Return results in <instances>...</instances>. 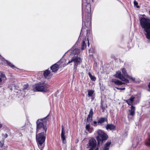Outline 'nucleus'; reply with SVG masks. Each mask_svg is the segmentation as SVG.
I'll use <instances>...</instances> for the list:
<instances>
[{
	"label": "nucleus",
	"instance_id": "f704fd0d",
	"mask_svg": "<svg viewBox=\"0 0 150 150\" xmlns=\"http://www.w3.org/2000/svg\"><path fill=\"white\" fill-rule=\"evenodd\" d=\"M48 116V115H47V116L45 117L44 118H43V122H42L43 124H44V122H47V120H46V118H47V117ZM44 125V124H43Z\"/></svg>",
	"mask_w": 150,
	"mask_h": 150
},
{
	"label": "nucleus",
	"instance_id": "e433bc0d",
	"mask_svg": "<svg viewBox=\"0 0 150 150\" xmlns=\"http://www.w3.org/2000/svg\"><path fill=\"white\" fill-rule=\"evenodd\" d=\"M116 88L118 90H124L125 89V88H119L118 87H116Z\"/></svg>",
	"mask_w": 150,
	"mask_h": 150
},
{
	"label": "nucleus",
	"instance_id": "c85d7f7f",
	"mask_svg": "<svg viewBox=\"0 0 150 150\" xmlns=\"http://www.w3.org/2000/svg\"><path fill=\"white\" fill-rule=\"evenodd\" d=\"M145 144L147 146H150V137H149V139L146 141L145 142Z\"/></svg>",
	"mask_w": 150,
	"mask_h": 150
},
{
	"label": "nucleus",
	"instance_id": "c9c22d12",
	"mask_svg": "<svg viewBox=\"0 0 150 150\" xmlns=\"http://www.w3.org/2000/svg\"><path fill=\"white\" fill-rule=\"evenodd\" d=\"M4 144V142L3 141H0V146L1 147H2L3 146Z\"/></svg>",
	"mask_w": 150,
	"mask_h": 150
},
{
	"label": "nucleus",
	"instance_id": "f8f14e48",
	"mask_svg": "<svg viewBox=\"0 0 150 150\" xmlns=\"http://www.w3.org/2000/svg\"><path fill=\"white\" fill-rule=\"evenodd\" d=\"M71 54H74V56L77 55L78 56L80 53V51L79 49L78 48H75L74 49V48L73 47L71 49Z\"/></svg>",
	"mask_w": 150,
	"mask_h": 150
},
{
	"label": "nucleus",
	"instance_id": "5701e85b",
	"mask_svg": "<svg viewBox=\"0 0 150 150\" xmlns=\"http://www.w3.org/2000/svg\"><path fill=\"white\" fill-rule=\"evenodd\" d=\"M28 84H26L23 86V90L24 91L26 92L28 91Z\"/></svg>",
	"mask_w": 150,
	"mask_h": 150
},
{
	"label": "nucleus",
	"instance_id": "aec40b11",
	"mask_svg": "<svg viewBox=\"0 0 150 150\" xmlns=\"http://www.w3.org/2000/svg\"><path fill=\"white\" fill-rule=\"evenodd\" d=\"M140 141V140H139V139H137V138L134 139L132 144V146L134 148H135L137 147V145L139 143V141Z\"/></svg>",
	"mask_w": 150,
	"mask_h": 150
},
{
	"label": "nucleus",
	"instance_id": "412c9836",
	"mask_svg": "<svg viewBox=\"0 0 150 150\" xmlns=\"http://www.w3.org/2000/svg\"><path fill=\"white\" fill-rule=\"evenodd\" d=\"M111 142H108L105 144L103 150H108L110 147Z\"/></svg>",
	"mask_w": 150,
	"mask_h": 150
},
{
	"label": "nucleus",
	"instance_id": "39448f33",
	"mask_svg": "<svg viewBox=\"0 0 150 150\" xmlns=\"http://www.w3.org/2000/svg\"><path fill=\"white\" fill-rule=\"evenodd\" d=\"M82 59L81 57L77 56H74L71 58L70 60H69L67 64V65L71 63H74V67H76L78 65H80L82 62Z\"/></svg>",
	"mask_w": 150,
	"mask_h": 150
},
{
	"label": "nucleus",
	"instance_id": "0eeeda50",
	"mask_svg": "<svg viewBox=\"0 0 150 150\" xmlns=\"http://www.w3.org/2000/svg\"><path fill=\"white\" fill-rule=\"evenodd\" d=\"M88 145L90 147V148L88 150H93V148L96 145V142L95 139H90Z\"/></svg>",
	"mask_w": 150,
	"mask_h": 150
},
{
	"label": "nucleus",
	"instance_id": "c756f323",
	"mask_svg": "<svg viewBox=\"0 0 150 150\" xmlns=\"http://www.w3.org/2000/svg\"><path fill=\"white\" fill-rule=\"evenodd\" d=\"M92 116H90L89 115L88 116V117L87 118L86 121L87 122H90L91 120H92Z\"/></svg>",
	"mask_w": 150,
	"mask_h": 150
},
{
	"label": "nucleus",
	"instance_id": "bb28decb",
	"mask_svg": "<svg viewBox=\"0 0 150 150\" xmlns=\"http://www.w3.org/2000/svg\"><path fill=\"white\" fill-rule=\"evenodd\" d=\"M92 36L90 34V31L88 30H86V35L85 38L91 37Z\"/></svg>",
	"mask_w": 150,
	"mask_h": 150
},
{
	"label": "nucleus",
	"instance_id": "79ce46f5",
	"mask_svg": "<svg viewBox=\"0 0 150 150\" xmlns=\"http://www.w3.org/2000/svg\"><path fill=\"white\" fill-rule=\"evenodd\" d=\"M147 41H148L149 42L150 41V38H147Z\"/></svg>",
	"mask_w": 150,
	"mask_h": 150
},
{
	"label": "nucleus",
	"instance_id": "58836bf2",
	"mask_svg": "<svg viewBox=\"0 0 150 150\" xmlns=\"http://www.w3.org/2000/svg\"><path fill=\"white\" fill-rule=\"evenodd\" d=\"M3 137H4L5 138H6L8 136V135L7 134H3Z\"/></svg>",
	"mask_w": 150,
	"mask_h": 150
},
{
	"label": "nucleus",
	"instance_id": "f3484780",
	"mask_svg": "<svg viewBox=\"0 0 150 150\" xmlns=\"http://www.w3.org/2000/svg\"><path fill=\"white\" fill-rule=\"evenodd\" d=\"M112 81L115 84H116L118 85H121L122 84H125L126 83H128L125 82L124 81H123V82H122L120 81L117 79H112Z\"/></svg>",
	"mask_w": 150,
	"mask_h": 150
},
{
	"label": "nucleus",
	"instance_id": "393cba45",
	"mask_svg": "<svg viewBox=\"0 0 150 150\" xmlns=\"http://www.w3.org/2000/svg\"><path fill=\"white\" fill-rule=\"evenodd\" d=\"M88 97H91L94 93V91L89 90H88Z\"/></svg>",
	"mask_w": 150,
	"mask_h": 150
},
{
	"label": "nucleus",
	"instance_id": "9b49d317",
	"mask_svg": "<svg viewBox=\"0 0 150 150\" xmlns=\"http://www.w3.org/2000/svg\"><path fill=\"white\" fill-rule=\"evenodd\" d=\"M122 72L124 76L125 77L132 80L133 81H134L135 80V78H132L129 75H128L126 71V69L125 68H123L122 69Z\"/></svg>",
	"mask_w": 150,
	"mask_h": 150
},
{
	"label": "nucleus",
	"instance_id": "4c0bfd02",
	"mask_svg": "<svg viewBox=\"0 0 150 150\" xmlns=\"http://www.w3.org/2000/svg\"><path fill=\"white\" fill-rule=\"evenodd\" d=\"M148 91L150 92V82L149 83V84L148 85Z\"/></svg>",
	"mask_w": 150,
	"mask_h": 150
},
{
	"label": "nucleus",
	"instance_id": "a19ab883",
	"mask_svg": "<svg viewBox=\"0 0 150 150\" xmlns=\"http://www.w3.org/2000/svg\"><path fill=\"white\" fill-rule=\"evenodd\" d=\"M87 40H88L87 41L88 42V46H89L90 44H89V41L88 40V38H87Z\"/></svg>",
	"mask_w": 150,
	"mask_h": 150
},
{
	"label": "nucleus",
	"instance_id": "9d476101",
	"mask_svg": "<svg viewBox=\"0 0 150 150\" xmlns=\"http://www.w3.org/2000/svg\"><path fill=\"white\" fill-rule=\"evenodd\" d=\"M6 79V78L5 74L0 72V85L2 84Z\"/></svg>",
	"mask_w": 150,
	"mask_h": 150
},
{
	"label": "nucleus",
	"instance_id": "b1692460",
	"mask_svg": "<svg viewBox=\"0 0 150 150\" xmlns=\"http://www.w3.org/2000/svg\"><path fill=\"white\" fill-rule=\"evenodd\" d=\"M88 75L91 80L95 81L96 80V78L93 76H92L90 72H88Z\"/></svg>",
	"mask_w": 150,
	"mask_h": 150
},
{
	"label": "nucleus",
	"instance_id": "f257e3e1",
	"mask_svg": "<svg viewBox=\"0 0 150 150\" xmlns=\"http://www.w3.org/2000/svg\"><path fill=\"white\" fill-rule=\"evenodd\" d=\"M44 119H39L37 122L36 140L40 150H43L46 138L47 127L42 122Z\"/></svg>",
	"mask_w": 150,
	"mask_h": 150
},
{
	"label": "nucleus",
	"instance_id": "a211bd4d",
	"mask_svg": "<svg viewBox=\"0 0 150 150\" xmlns=\"http://www.w3.org/2000/svg\"><path fill=\"white\" fill-rule=\"evenodd\" d=\"M88 16L86 17V18L85 20V25H86L87 26H90L91 25V22H90V15H88Z\"/></svg>",
	"mask_w": 150,
	"mask_h": 150
},
{
	"label": "nucleus",
	"instance_id": "7c9ffc66",
	"mask_svg": "<svg viewBox=\"0 0 150 150\" xmlns=\"http://www.w3.org/2000/svg\"><path fill=\"white\" fill-rule=\"evenodd\" d=\"M93 109L92 108H91L90 109V111L89 112V115H89V116H93Z\"/></svg>",
	"mask_w": 150,
	"mask_h": 150
},
{
	"label": "nucleus",
	"instance_id": "2f4dec72",
	"mask_svg": "<svg viewBox=\"0 0 150 150\" xmlns=\"http://www.w3.org/2000/svg\"><path fill=\"white\" fill-rule=\"evenodd\" d=\"M100 106H101V108L103 110H104L105 109V107L103 105V103L102 101L101 102Z\"/></svg>",
	"mask_w": 150,
	"mask_h": 150
},
{
	"label": "nucleus",
	"instance_id": "4468645a",
	"mask_svg": "<svg viewBox=\"0 0 150 150\" xmlns=\"http://www.w3.org/2000/svg\"><path fill=\"white\" fill-rule=\"evenodd\" d=\"M43 74L45 77L48 79L50 78L52 76L50 71L48 69L44 71Z\"/></svg>",
	"mask_w": 150,
	"mask_h": 150
},
{
	"label": "nucleus",
	"instance_id": "7ed1b4c3",
	"mask_svg": "<svg viewBox=\"0 0 150 150\" xmlns=\"http://www.w3.org/2000/svg\"><path fill=\"white\" fill-rule=\"evenodd\" d=\"M33 89L35 91H40L47 92L50 90L49 86L45 82L35 84Z\"/></svg>",
	"mask_w": 150,
	"mask_h": 150
},
{
	"label": "nucleus",
	"instance_id": "dca6fc26",
	"mask_svg": "<svg viewBox=\"0 0 150 150\" xmlns=\"http://www.w3.org/2000/svg\"><path fill=\"white\" fill-rule=\"evenodd\" d=\"M50 68L52 72H56L59 68V66L57 64H55L52 66Z\"/></svg>",
	"mask_w": 150,
	"mask_h": 150
},
{
	"label": "nucleus",
	"instance_id": "a18cd8bd",
	"mask_svg": "<svg viewBox=\"0 0 150 150\" xmlns=\"http://www.w3.org/2000/svg\"><path fill=\"white\" fill-rule=\"evenodd\" d=\"M149 14H150V11H149Z\"/></svg>",
	"mask_w": 150,
	"mask_h": 150
},
{
	"label": "nucleus",
	"instance_id": "72a5a7b5",
	"mask_svg": "<svg viewBox=\"0 0 150 150\" xmlns=\"http://www.w3.org/2000/svg\"><path fill=\"white\" fill-rule=\"evenodd\" d=\"M90 125L89 124L87 125L86 127V130H89L90 129Z\"/></svg>",
	"mask_w": 150,
	"mask_h": 150
},
{
	"label": "nucleus",
	"instance_id": "ddd939ff",
	"mask_svg": "<svg viewBox=\"0 0 150 150\" xmlns=\"http://www.w3.org/2000/svg\"><path fill=\"white\" fill-rule=\"evenodd\" d=\"M86 14H87L88 15H90L91 12V5L89 3H87L86 5L85 8Z\"/></svg>",
	"mask_w": 150,
	"mask_h": 150
},
{
	"label": "nucleus",
	"instance_id": "cd10ccee",
	"mask_svg": "<svg viewBox=\"0 0 150 150\" xmlns=\"http://www.w3.org/2000/svg\"><path fill=\"white\" fill-rule=\"evenodd\" d=\"M6 62L8 65L9 66L11 67L12 68L14 69L16 68V67H15V66L13 65L12 64H11V63H10V62H9L7 60H6Z\"/></svg>",
	"mask_w": 150,
	"mask_h": 150
},
{
	"label": "nucleus",
	"instance_id": "c03bdc74",
	"mask_svg": "<svg viewBox=\"0 0 150 150\" xmlns=\"http://www.w3.org/2000/svg\"><path fill=\"white\" fill-rule=\"evenodd\" d=\"M98 149L97 148L95 150H98Z\"/></svg>",
	"mask_w": 150,
	"mask_h": 150
},
{
	"label": "nucleus",
	"instance_id": "473e14b6",
	"mask_svg": "<svg viewBox=\"0 0 150 150\" xmlns=\"http://www.w3.org/2000/svg\"><path fill=\"white\" fill-rule=\"evenodd\" d=\"M134 5L135 6H136V7L137 8H139V6L137 5H138V3L136 1L134 0Z\"/></svg>",
	"mask_w": 150,
	"mask_h": 150
},
{
	"label": "nucleus",
	"instance_id": "37998d69",
	"mask_svg": "<svg viewBox=\"0 0 150 150\" xmlns=\"http://www.w3.org/2000/svg\"><path fill=\"white\" fill-rule=\"evenodd\" d=\"M2 126V125L1 124H0V128Z\"/></svg>",
	"mask_w": 150,
	"mask_h": 150
},
{
	"label": "nucleus",
	"instance_id": "423d86ee",
	"mask_svg": "<svg viewBox=\"0 0 150 150\" xmlns=\"http://www.w3.org/2000/svg\"><path fill=\"white\" fill-rule=\"evenodd\" d=\"M115 76L116 77L119 79L125 82H129L128 80L123 76V75L121 74L120 71H118L116 72Z\"/></svg>",
	"mask_w": 150,
	"mask_h": 150
},
{
	"label": "nucleus",
	"instance_id": "6ab92c4d",
	"mask_svg": "<svg viewBox=\"0 0 150 150\" xmlns=\"http://www.w3.org/2000/svg\"><path fill=\"white\" fill-rule=\"evenodd\" d=\"M115 126L112 124H108L106 126V129H107L108 130L109 129L110 130H114L115 128Z\"/></svg>",
	"mask_w": 150,
	"mask_h": 150
},
{
	"label": "nucleus",
	"instance_id": "49530a36",
	"mask_svg": "<svg viewBox=\"0 0 150 150\" xmlns=\"http://www.w3.org/2000/svg\"><path fill=\"white\" fill-rule=\"evenodd\" d=\"M85 40H86V38H85Z\"/></svg>",
	"mask_w": 150,
	"mask_h": 150
},
{
	"label": "nucleus",
	"instance_id": "f03ea898",
	"mask_svg": "<svg viewBox=\"0 0 150 150\" xmlns=\"http://www.w3.org/2000/svg\"><path fill=\"white\" fill-rule=\"evenodd\" d=\"M141 27L144 28L146 38H150V20L142 17L140 20Z\"/></svg>",
	"mask_w": 150,
	"mask_h": 150
},
{
	"label": "nucleus",
	"instance_id": "a878e982",
	"mask_svg": "<svg viewBox=\"0 0 150 150\" xmlns=\"http://www.w3.org/2000/svg\"><path fill=\"white\" fill-rule=\"evenodd\" d=\"M86 47V43L85 42L84 40L83 41L82 44L81 45V49L82 50H83Z\"/></svg>",
	"mask_w": 150,
	"mask_h": 150
},
{
	"label": "nucleus",
	"instance_id": "2eb2a0df",
	"mask_svg": "<svg viewBox=\"0 0 150 150\" xmlns=\"http://www.w3.org/2000/svg\"><path fill=\"white\" fill-rule=\"evenodd\" d=\"M134 98L135 97L134 96H132L128 99L124 100L129 105L132 106Z\"/></svg>",
	"mask_w": 150,
	"mask_h": 150
},
{
	"label": "nucleus",
	"instance_id": "ea45409f",
	"mask_svg": "<svg viewBox=\"0 0 150 150\" xmlns=\"http://www.w3.org/2000/svg\"><path fill=\"white\" fill-rule=\"evenodd\" d=\"M97 123V122L96 121H94L93 122V123H94V125H93V124H92V125H94V126H95V125Z\"/></svg>",
	"mask_w": 150,
	"mask_h": 150
},
{
	"label": "nucleus",
	"instance_id": "20e7f679",
	"mask_svg": "<svg viewBox=\"0 0 150 150\" xmlns=\"http://www.w3.org/2000/svg\"><path fill=\"white\" fill-rule=\"evenodd\" d=\"M97 132L98 135L97 136L96 139L98 144L101 142L103 143L104 141L107 139L108 138V136L103 131L99 129L97 131Z\"/></svg>",
	"mask_w": 150,
	"mask_h": 150
},
{
	"label": "nucleus",
	"instance_id": "1a4fd4ad",
	"mask_svg": "<svg viewBox=\"0 0 150 150\" xmlns=\"http://www.w3.org/2000/svg\"><path fill=\"white\" fill-rule=\"evenodd\" d=\"M65 132L64 126L63 125L62 126L61 138L62 140L63 143L65 144L66 143V137L65 136Z\"/></svg>",
	"mask_w": 150,
	"mask_h": 150
},
{
	"label": "nucleus",
	"instance_id": "4be33fe9",
	"mask_svg": "<svg viewBox=\"0 0 150 150\" xmlns=\"http://www.w3.org/2000/svg\"><path fill=\"white\" fill-rule=\"evenodd\" d=\"M107 120V118L106 117H101L99 119L98 123L100 124L103 123Z\"/></svg>",
	"mask_w": 150,
	"mask_h": 150
},
{
	"label": "nucleus",
	"instance_id": "6e6552de",
	"mask_svg": "<svg viewBox=\"0 0 150 150\" xmlns=\"http://www.w3.org/2000/svg\"><path fill=\"white\" fill-rule=\"evenodd\" d=\"M135 107L132 105L130 107V109L129 110V113L128 114V117H129L130 116L132 117L134 116L135 114Z\"/></svg>",
	"mask_w": 150,
	"mask_h": 150
}]
</instances>
